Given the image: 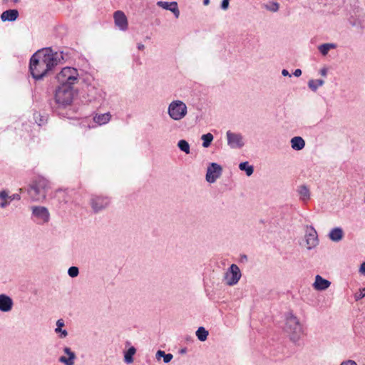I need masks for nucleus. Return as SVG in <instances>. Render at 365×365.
Returning a JSON list of instances; mask_svg holds the SVG:
<instances>
[{
    "mask_svg": "<svg viewBox=\"0 0 365 365\" xmlns=\"http://www.w3.org/2000/svg\"><path fill=\"white\" fill-rule=\"evenodd\" d=\"M294 76L296 77H299L302 75V71L299 68H297L293 73Z\"/></svg>",
    "mask_w": 365,
    "mask_h": 365,
    "instance_id": "obj_41",
    "label": "nucleus"
},
{
    "mask_svg": "<svg viewBox=\"0 0 365 365\" xmlns=\"http://www.w3.org/2000/svg\"><path fill=\"white\" fill-rule=\"evenodd\" d=\"M284 330L294 343H297L303 334L302 327L299 319L292 313L287 316Z\"/></svg>",
    "mask_w": 365,
    "mask_h": 365,
    "instance_id": "obj_4",
    "label": "nucleus"
},
{
    "mask_svg": "<svg viewBox=\"0 0 365 365\" xmlns=\"http://www.w3.org/2000/svg\"><path fill=\"white\" fill-rule=\"evenodd\" d=\"M331 282L324 279L321 275L317 274L315 276V280L312 286L315 290L324 291L329 287Z\"/></svg>",
    "mask_w": 365,
    "mask_h": 365,
    "instance_id": "obj_17",
    "label": "nucleus"
},
{
    "mask_svg": "<svg viewBox=\"0 0 365 365\" xmlns=\"http://www.w3.org/2000/svg\"><path fill=\"white\" fill-rule=\"evenodd\" d=\"M19 16L17 9H8L2 12L1 14V19L2 21H14Z\"/></svg>",
    "mask_w": 365,
    "mask_h": 365,
    "instance_id": "obj_19",
    "label": "nucleus"
},
{
    "mask_svg": "<svg viewBox=\"0 0 365 365\" xmlns=\"http://www.w3.org/2000/svg\"><path fill=\"white\" fill-rule=\"evenodd\" d=\"M209 3H210V0H204V1H203V4H204V5H208V4H209Z\"/></svg>",
    "mask_w": 365,
    "mask_h": 365,
    "instance_id": "obj_46",
    "label": "nucleus"
},
{
    "mask_svg": "<svg viewBox=\"0 0 365 365\" xmlns=\"http://www.w3.org/2000/svg\"><path fill=\"white\" fill-rule=\"evenodd\" d=\"M208 334V331L202 327H199L196 331V336L201 341H205L207 339Z\"/></svg>",
    "mask_w": 365,
    "mask_h": 365,
    "instance_id": "obj_30",
    "label": "nucleus"
},
{
    "mask_svg": "<svg viewBox=\"0 0 365 365\" xmlns=\"http://www.w3.org/2000/svg\"><path fill=\"white\" fill-rule=\"evenodd\" d=\"M330 239L334 242H338L342 238V229L336 227L332 229L329 235Z\"/></svg>",
    "mask_w": 365,
    "mask_h": 365,
    "instance_id": "obj_24",
    "label": "nucleus"
},
{
    "mask_svg": "<svg viewBox=\"0 0 365 365\" xmlns=\"http://www.w3.org/2000/svg\"><path fill=\"white\" fill-rule=\"evenodd\" d=\"M63 59V52H54L51 48H43L34 53L29 63V70L32 77L39 81L43 79Z\"/></svg>",
    "mask_w": 365,
    "mask_h": 365,
    "instance_id": "obj_1",
    "label": "nucleus"
},
{
    "mask_svg": "<svg viewBox=\"0 0 365 365\" xmlns=\"http://www.w3.org/2000/svg\"><path fill=\"white\" fill-rule=\"evenodd\" d=\"M110 200L106 196L92 195L90 199V205L95 213H98L108 207Z\"/></svg>",
    "mask_w": 365,
    "mask_h": 365,
    "instance_id": "obj_8",
    "label": "nucleus"
},
{
    "mask_svg": "<svg viewBox=\"0 0 365 365\" xmlns=\"http://www.w3.org/2000/svg\"><path fill=\"white\" fill-rule=\"evenodd\" d=\"M337 47V45L334 43H327L321 44L318 46L319 51L322 53V56L327 55L330 49H334Z\"/></svg>",
    "mask_w": 365,
    "mask_h": 365,
    "instance_id": "obj_23",
    "label": "nucleus"
},
{
    "mask_svg": "<svg viewBox=\"0 0 365 365\" xmlns=\"http://www.w3.org/2000/svg\"><path fill=\"white\" fill-rule=\"evenodd\" d=\"M291 147L294 150H301L305 146L304 140L300 136H295L291 139Z\"/></svg>",
    "mask_w": 365,
    "mask_h": 365,
    "instance_id": "obj_20",
    "label": "nucleus"
},
{
    "mask_svg": "<svg viewBox=\"0 0 365 365\" xmlns=\"http://www.w3.org/2000/svg\"><path fill=\"white\" fill-rule=\"evenodd\" d=\"M227 145L231 149H240L245 145L243 135L240 133L227 130L226 133Z\"/></svg>",
    "mask_w": 365,
    "mask_h": 365,
    "instance_id": "obj_9",
    "label": "nucleus"
},
{
    "mask_svg": "<svg viewBox=\"0 0 365 365\" xmlns=\"http://www.w3.org/2000/svg\"><path fill=\"white\" fill-rule=\"evenodd\" d=\"M136 352L134 346L130 347L124 354V361L126 364H130L133 361V356Z\"/></svg>",
    "mask_w": 365,
    "mask_h": 365,
    "instance_id": "obj_27",
    "label": "nucleus"
},
{
    "mask_svg": "<svg viewBox=\"0 0 365 365\" xmlns=\"http://www.w3.org/2000/svg\"><path fill=\"white\" fill-rule=\"evenodd\" d=\"M282 74L284 76H289V77H291V75L289 74V71L287 69H283L282 71Z\"/></svg>",
    "mask_w": 365,
    "mask_h": 365,
    "instance_id": "obj_42",
    "label": "nucleus"
},
{
    "mask_svg": "<svg viewBox=\"0 0 365 365\" xmlns=\"http://www.w3.org/2000/svg\"><path fill=\"white\" fill-rule=\"evenodd\" d=\"M222 170V167L217 163H210L207 170L206 180L210 183L215 182L220 177Z\"/></svg>",
    "mask_w": 365,
    "mask_h": 365,
    "instance_id": "obj_12",
    "label": "nucleus"
},
{
    "mask_svg": "<svg viewBox=\"0 0 365 365\" xmlns=\"http://www.w3.org/2000/svg\"><path fill=\"white\" fill-rule=\"evenodd\" d=\"M243 259H247V256H246V255H244V256H243Z\"/></svg>",
    "mask_w": 365,
    "mask_h": 365,
    "instance_id": "obj_47",
    "label": "nucleus"
},
{
    "mask_svg": "<svg viewBox=\"0 0 365 365\" xmlns=\"http://www.w3.org/2000/svg\"><path fill=\"white\" fill-rule=\"evenodd\" d=\"M359 272L362 274H365V262L361 264L359 268Z\"/></svg>",
    "mask_w": 365,
    "mask_h": 365,
    "instance_id": "obj_39",
    "label": "nucleus"
},
{
    "mask_svg": "<svg viewBox=\"0 0 365 365\" xmlns=\"http://www.w3.org/2000/svg\"><path fill=\"white\" fill-rule=\"evenodd\" d=\"M340 365H342V363H341Z\"/></svg>",
    "mask_w": 365,
    "mask_h": 365,
    "instance_id": "obj_48",
    "label": "nucleus"
},
{
    "mask_svg": "<svg viewBox=\"0 0 365 365\" xmlns=\"http://www.w3.org/2000/svg\"><path fill=\"white\" fill-rule=\"evenodd\" d=\"M157 5L165 10H169L173 13L175 18H178L180 16V11L176 1H159L157 2Z\"/></svg>",
    "mask_w": 365,
    "mask_h": 365,
    "instance_id": "obj_16",
    "label": "nucleus"
},
{
    "mask_svg": "<svg viewBox=\"0 0 365 365\" xmlns=\"http://www.w3.org/2000/svg\"><path fill=\"white\" fill-rule=\"evenodd\" d=\"M144 48H145V46L143 44H142V43H138V48L139 50H143V49H144Z\"/></svg>",
    "mask_w": 365,
    "mask_h": 365,
    "instance_id": "obj_45",
    "label": "nucleus"
},
{
    "mask_svg": "<svg viewBox=\"0 0 365 365\" xmlns=\"http://www.w3.org/2000/svg\"><path fill=\"white\" fill-rule=\"evenodd\" d=\"M78 274H79V269L77 267L72 266V267H69L68 269V274L71 277H76L78 275Z\"/></svg>",
    "mask_w": 365,
    "mask_h": 365,
    "instance_id": "obj_34",
    "label": "nucleus"
},
{
    "mask_svg": "<svg viewBox=\"0 0 365 365\" xmlns=\"http://www.w3.org/2000/svg\"><path fill=\"white\" fill-rule=\"evenodd\" d=\"M178 147L181 151L185 152L186 154H189L190 152V145L185 140H179L178 143Z\"/></svg>",
    "mask_w": 365,
    "mask_h": 365,
    "instance_id": "obj_33",
    "label": "nucleus"
},
{
    "mask_svg": "<svg viewBox=\"0 0 365 365\" xmlns=\"http://www.w3.org/2000/svg\"><path fill=\"white\" fill-rule=\"evenodd\" d=\"M64 326V322L63 319H58L56 322V328L55 329V331L56 333H60V338H66L68 336V331L66 329H62V327Z\"/></svg>",
    "mask_w": 365,
    "mask_h": 365,
    "instance_id": "obj_26",
    "label": "nucleus"
},
{
    "mask_svg": "<svg viewBox=\"0 0 365 365\" xmlns=\"http://www.w3.org/2000/svg\"><path fill=\"white\" fill-rule=\"evenodd\" d=\"M9 200L10 202L14 200H20V195L18 194H14L10 196L9 195Z\"/></svg>",
    "mask_w": 365,
    "mask_h": 365,
    "instance_id": "obj_38",
    "label": "nucleus"
},
{
    "mask_svg": "<svg viewBox=\"0 0 365 365\" xmlns=\"http://www.w3.org/2000/svg\"><path fill=\"white\" fill-rule=\"evenodd\" d=\"M155 357L158 361L163 358L164 363L168 364L173 359V356L172 354H166L164 351L158 350L156 352Z\"/></svg>",
    "mask_w": 365,
    "mask_h": 365,
    "instance_id": "obj_25",
    "label": "nucleus"
},
{
    "mask_svg": "<svg viewBox=\"0 0 365 365\" xmlns=\"http://www.w3.org/2000/svg\"><path fill=\"white\" fill-rule=\"evenodd\" d=\"M240 277V269L235 264H231L228 270L225 274V283L229 286L236 284L239 282Z\"/></svg>",
    "mask_w": 365,
    "mask_h": 365,
    "instance_id": "obj_10",
    "label": "nucleus"
},
{
    "mask_svg": "<svg viewBox=\"0 0 365 365\" xmlns=\"http://www.w3.org/2000/svg\"><path fill=\"white\" fill-rule=\"evenodd\" d=\"M0 207L5 208L10 204V201L9 200V195L6 190H1L0 192Z\"/></svg>",
    "mask_w": 365,
    "mask_h": 365,
    "instance_id": "obj_28",
    "label": "nucleus"
},
{
    "mask_svg": "<svg viewBox=\"0 0 365 365\" xmlns=\"http://www.w3.org/2000/svg\"><path fill=\"white\" fill-rule=\"evenodd\" d=\"M37 118L38 116L35 115L36 121L38 124V125H41L42 124L44 123V120L43 119H42V118H40L39 121H37Z\"/></svg>",
    "mask_w": 365,
    "mask_h": 365,
    "instance_id": "obj_43",
    "label": "nucleus"
},
{
    "mask_svg": "<svg viewBox=\"0 0 365 365\" xmlns=\"http://www.w3.org/2000/svg\"><path fill=\"white\" fill-rule=\"evenodd\" d=\"M364 296H365V292H364L363 289H361L359 293H357L355 295V298L356 300H359V299H362Z\"/></svg>",
    "mask_w": 365,
    "mask_h": 365,
    "instance_id": "obj_36",
    "label": "nucleus"
},
{
    "mask_svg": "<svg viewBox=\"0 0 365 365\" xmlns=\"http://www.w3.org/2000/svg\"><path fill=\"white\" fill-rule=\"evenodd\" d=\"M63 351L68 355V357L61 356L59 357L58 361L65 365H74V360L76 358V354L67 346L63 348Z\"/></svg>",
    "mask_w": 365,
    "mask_h": 365,
    "instance_id": "obj_18",
    "label": "nucleus"
},
{
    "mask_svg": "<svg viewBox=\"0 0 365 365\" xmlns=\"http://www.w3.org/2000/svg\"><path fill=\"white\" fill-rule=\"evenodd\" d=\"M349 23L354 27L365 29V13L356 6L349 11Z\"/></svg>",
    "mask_w": 365,
    "mask_h": 365,
    "instance_id": "obj_7",
    "label": "nucleus"
},
{
    "mask_svg": "<svg viewBox=\"0 0 365 365\" xmlns=\"http://www.w3.org/2000/svg\"><path fill=\"white\" fill-rule=\"evenodd\" d=\"M78 73L77 69L73 67H65L56 75L58 86L69 85L73 86L78 82Z\"/></svg>",
    "mask_w": 365,
    "mask_h": 365,
    "instance_id": "obj_5",
    "label": "nucleus"
},
{
    "mask_svg": "<svg viewBox=\"0 0 365 365\" xmlns=\"http://www.w3.org/2000/svg\"><path fill=\"white\" fill-rule=\"evenodd\" d=\"M297 192L299 195V198L303 202H307L310 198V192L306 185H301L298 187Z\"/></svg>",
    "mask_w": 365,
    "mask_h": 365,
    "instance_id": "obj_22",
    "label": "nucleus"
},
{
    "mask_svg": "<svg viewBox=\"0 0 365 365\" xmlns=\"http://www.w3.org/2000/svg\"><path fill=\"white\" fill-rule=\"evenodd\" d=\"M279 7V4L275 2V3H273L272 7L269 8V10L275 12V11H278Z\"/></svg>",
    "mask_w": 365,
    "mask_h": 365,
    "instance_id": "obj_37",
    "label": "nucleus"
},
{
    "mask_svg": "<svg viewBox=\"0 0 365 365\" xmlns=\"http://www.w3.org/2000/svg\"><path fill=\"white\" fill-rule=\"evenodd\" d=\"M320 73H321V75H322V76H326V74H327V69H326V68H322V69H321V71H320Z\"/></svg>",
    "mask_w": 365,
    "mask_h": 365,
    "instance_id": "obj_44",
    "label": "nucleus"
},
{
    "mask_svg": "<svg viewBox=\"0 0 365 365\" xmlns=\"http://www.w3.org/2000/svg\"><path fill=\"white\" fill-rule=\"evenodd\" d=\"M14 306V302L11 297L5 294H0V311L2 312H10Z\"/></svg>",
    "mask_w": 365,
    "mask_h": 365,
    "instance_id": "obj_15",
    "label": "nucleus"
},
{
    "mask_svg": "<svg viewBox=\"0 0 365 365\" xmlns=\"http://www.w3.org/2000/svg\"><path fill=\"white\" fill-rule=\"evenodd\" d=\"M32 215L39 220L38 224L47 223L50 220L48 209L43 206L31 207Z\"/></svg>",
    "mask_w": 365,
    "mask_h": 365,
    "instance_id": "obj_11",
    "label": "nucleus"
},
{
    "mask_svg": "<svg viewBox=\"0 0 365 365\" xmlns=\"http://www.w3.org/2000/svg\"><path fill=\"white\" fill-rule=\"evenodd\" d=\"M50 189V183L45 178L38 176L30 185L28 194L33 201H41L46 198Z\"/></svg>",
    "mask_w": 365,
    "mask_h": 365,
    "instance_id": "obj_2",
    "label": "nucleus"
},
{
    "mask_svg": "<svg viewBox=\"0 0 365 365\" xmlns=\"http://www.w3.org/2000/svg\"><path fill=\"white\" fill-rule=\"evenodd\" d=\"M324 81L322 79L317 80H309L308 82L309 88L313 91H317V89L324 84Z\"/></svg>",
    "mask_w": 365,
    "mask_h": 365,
    "instance_id": "obj_32",
    "label": "nucleus"
},
{
    "mask_svg": "<svg viewBox=\"0 0 365 365\" xmlns=\"http://www.w3.org/2000/svg\"><path fill=\"white\" fill-rule=\"evenodd\" d=\"M111 115L109 112L102 113V114H96L93 117V121L99 125H102L108 123L110 120Z\"/></svg>",
    "mask_w": 365,
    "mask_h": 365,
    "instance_id": "obj_21",
    "label": "nucleus"
},
{
    "mask_svg": "<svg viewBox=\"0 0 365 365\" xmlns=\"http://www.w3.org/2000/svg\"><path fill=\"white\" fill-rule=\"evenodd\" d=\"M113 18L115 25L122 31L128 29V20L125 14L121 11L114 12Z\"/></svg>",
    "mask_w": 365,
    "mask_h": 365,
    "instance_id": "obj_14",
    "label": "nucleus"
},
{
    "mask_svg": "<svg viewBox=\"0 0 365 365\" xmlns=\"http://www.w3.org/2000/svg\"><path fill=\"white\" fill-rule=\"evenodd\" d=\"M168 113L171 119L180 120L187 114V107L183 101L174 100L168 105Z\"/></svg>",
    "mask_w": 365,
    "mask_h": 365,
    "instance_id": "obj_6",
    "label": "nucleus"
},
{
    "mask_svg": "<svg viewBox=\"0 0 365 365\" xmlns=\"http://www.w3.org/2000/svg\"><path fill=\"white\" fill-rule=\"evenodd\" d=\"M239 168L241 170L245 171L246 175L247 176L252 175L253 172H254L253 166L249 165V163L247 162V161L246 162L240 163V165H239Z\"/></svg>",
    "mask_w": 365,
    "mask_h": 365,
    "instance_id": "obj_29",
    "label": "nucleus"
},
{
    "mask_svg": "<svg viewBox=\"0 0 365 365\" xmlns=\"http://www.w3.org/2000/svg\"><path fill=\"white\" fill-rule=\"evenodd\" d=\"M74 91L73 86L69 85L58 86L54 93V103L56 108H66L73 100Z\"/></svg>",
    "mask_w": 365,
    "mask_h": 365,
    "instance_id": "obj_3",
    "label": "nucleus"
},
{
    "mask_svg": "<svg viewBox=\"0 0 365 365\" xmlns=\"http://www.w3.org/2000/svg\"><path fill=\"white\" fill-rule=\"evenodd\" d=\"M213 138L214 137L210 133L202 135L201 137V139L202 140V147L208 148L213 140Z\"/></svg>",
    "mask_w": 365,
    "mask_h": 365,
    "instance_id": "obj_31",
    "label": "nucleus"
},
{
    "mask_svg": "<svg viewBox=\"0 0 365 365\" xmlns=\"http://www.w3.org/2000/svg\"><path fill=\"white\" fill-rule=\"evenodd\" d=\"M305 238L308 250L315 247L319 243L317 231L312 227L307 229Z\"/></svg>",
    "mask_w": 365,
    "mask_h": 365,
    "instance_id": "obj_13",
    "label": "nucleus"
},
{
    "mask_svg": "<svg viewBox=\"0 0 365 365\" xmlns=\"http://www.w3.org/2000/svg\"><path fill=\"white\" fill-rule=\"evenodd\" d=\"M230 0H222L221 3V9L227 10L229 8Z\"/></svg>",
    "mask_w": 365,
    "mask_h": 365,
    "instance_id": "obj_35",
    "label": "nucleus"
},
{
    "mask_svg": "<svg viewBox=\"0 0 365 365\" xmlns=\"http://www.w3.org/2000/svg\"><path fill=\"white\" fill-rule=\"evenodd\" d=\"M344 365H357V364L353 360H347L344 361Z\"/></svg>",
    "mask_w": 365,
    "mask_h": 365,
    "instance_id": "obj_40",
    "label": "nucleus"
}]
</instances>
